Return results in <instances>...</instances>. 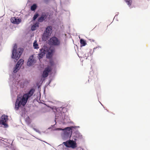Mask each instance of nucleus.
Segmentation results:
<instances>
[{"label": "nucleus", "instance_id": "4468645a", "mask_svg": "<svg viewBox=\"0 0 150 150\" xmlns=\"http://www.w3.org/2000/svg\"><path fill=\"white\" fill-rule=\"evenodd\" d=\"M47 15L45 13H42L40 17L38 19V21L39 22H42L47 18Z\"/></svg>", "mask_w": 150, "mask_h": 150}, {"label": "nucleus", "instance_id": "5701e85b", "mask_svg": "<svg viewBox=\"0 0 150 150\" xmlns=\"http://www.w3.org/2000/svg\"><path fill=\"white\" fill-rule=\"evenodd\" d=\"M39 15L38 13H36L34 16L33 18V20H35L38 17Z\"/></svg>", "mask_w": 150, "mask_h": 150}, {"label": "nucleus", "instance_id": "aec40b11", "mask_svg": "<svg viewBox=\"0 0 150 150\" xmlns=\"http://www.w3.org/2000/svg\"><path fill=\"white\" fill-rule=\"evenodd\" d=\"M127 3V5L129 6H130L132 2V0H124Z\"/></svg>", "mask_w": 150, "mask_h": 150}, {"label": "nucleus", "instance_id": "4be33fe9", "mask_svg": "<svg viewBox=\"0 0 150 150\" xmlns=\"http://www.w3.org/2000/svg\"><path fill=\"white\" fill-rule=\"evenodd\" d=\"M51 54L52 53L51 52H49L47 54V58H50L51 56Z\"/></svg>", "mask_w": 150, "mask_h": 150}, {"label": "nucleus", "instance_id": "f03ea898", "mask_svg": "<svg viewBox=\"0 0 150 150\" xmlns=\"http://www.w3.org/2000/svg\"><path fill=\"white\" fill-rule=\"evenodd\" d=\"M17 48V45L15 44L13 48V50L12 51V58L15 59L17 60L20 57L23 51V49L21 48H19L16 50Z\"/></svg>", "mask_w": 150, "mask_h": 150}, {"label": "nucleus", "instance_id": "39448f33", "mask_svg": "<svg viewBox=\"0 0 150 150\" xmlns=\"http://www.w3.org/2000/svg\"><path fill=\"white\" fill-rule=\"evenodd\" d=\"M52 27L51 26H49L47 27L43 34V37L47 39L52 33Z\"/></svg>", "mask_w": 150, "mask_h": 150}, {"label": "nucleus", "instance_id": "7ed1b4c3", "mask_svg": "<svg viewBox=\"0 0 150 150\" xmlns=\"http://www.w3.org/2000/svg\"><path fill=\"white\" fill-rule=\"evenodd\" d=\"M63 144L65 145L67 147H71L74 149L75 148L76 146V143L75 139L74 140H69L66 142H64Z\"/></svg>", "mask_w": 150, "mask_h": 150}, {"label": "nucleus", "instance_id": "a878e982", "mask_svg": "<svg viewBox=\"0 0 150 150\" xmlns=\"http://www.w3.org/2000/svg\"><path fill=\"white\" fill-rule=\"evenodd\" d=\"M15 150V149H11V148H10L9 149V150Z\"/></svg>", "mask_w": 150, "mask_h": 150}, {"label": "nucleus", "instance_id": "1a4fd4ad", "mask_svg": "<svg viewBox=\"0 0 150 150\" xmlns=\"http://www.w3.org/2000/svg\"><path fill=\"white\" fill-rule=\"evenodd\" d=\"M8 120V116L4 115H3L1 117L0 124H1L4 125L5 127H8V125L6 123V122Z\"/></svg>", "mask_w": 150, "mask_h": 150}, {"label": "nucleus", "instance_id": "f8f14e48", "mask_svg": "<svg viewBox=\"0 0 150 150\" xmlns=\"http://www.w3.org/2000/svg\"><path fill=\"white\" fill-rule=\"evenodd\" d=\"M36 62V61L34 59L33 56H30L27 62V65L30 66L34 64Z\"/></svg>", "mask_w": 150, "mask_h": 150}, {"label": "nucleus", "instance_id": "9b49d317", "mask_svg": "<svg viewBox=\"0 0 150 150\" xmlns=\"http://www.w3.org/2000/svg\"><path fill=\"white\" fill-rule=\"evenodd\" d=\"M35 90L34 89L32 88L27 93L24 94V96L25 97L27 100L33 96L34 92Z\"/></svg>", "mask_w": 150, "mask_h": 150}, {"label": "nucleus", "instance_id": "9d476101", "mask_svg": "<svg viewBox=\"0 0 150 150\" xmlns=\"http://www.w3.org/2000/svg\"><path fill=\"white\" fill-rule=\"evenodd\" d=\"M52 70V68H51V67L48 66L43 71L42 75V76L44 78L47 77L48 76L49 73L51 72Z\"/></svg>", "mask_w": 150, "mask_h": 150}, {"label": "nucleus", "instance_id": "6e6552de", "mask_svg": "<svg viewBox=\"0 0 150 150\" xmlns=\"http://www.w3.org/2000/svg\"><path fill=\"white\" fill-rule=\"evenodd\" d=\"M24 60L22 59H20L17 63L13 70V72L14 73H16L20 68L22 65L23 64Z\"/></svg>", "mask_w": 150, "mask_h": 150}, {"label": "nucleus", "instance_id": "ddd939ff", "mask_svg": "<svg viewBox=\"0 0 150 150\" xmlns=\"http://www.w3.org/2000/svg\"><path fill=\"white\" fill-rule=\"evenodd\" d=\"M11 22L14 24H18L21 22L20 18L17 19L16 17H12L11 19Z\"/></svg>", "mask_w": 150, "mask_h": 150}, {"label": "nucleus", "instance_id": "20e7f679", "mask_svg": "<svg viewBox=\"0 0 150 150\" xmlns=\"http://www.w3.org/2000/svg\"><path fill=\"white\" fill-rule=\"evenodd\" d=\"M50 44L53 45L58 46L60 45V41L55 37H53L50 38L49 40Z\"/></svg>", "mask_w": 150, "mask_h": 150}, {"label": "nucleus", "instance_id": "393cba45", "mask_svg": "<svg viewBox=\"0 0 150 150\" xmlns=\"http://www.w3.org/2000/svg\"><path fill=\"white\" fill-rule=\"evenodd\" d=\"M90 40L91 42H95V40H93V39H90Z\"/></svg>", "mask_w": 150, "mask_h": 150}, {"label": "nucleus", "instance_id": "dca6fc26", "mask_svg": "<svg viewBox=\"0 0 150 150\" xmlns=\"http://www.w3.org/2000/svg\"><path fill=\"white\" fill-rule=\"evenodd\" d=\"M98 78L96 79L95 81L94 86L96 88H97L99 87V84L98 82Z\"/></svg>", "mask_w": 150, "mask_h": 150}, {"label": "nucleus", "instance_id": "a211bd4d", "mask_svg": "<svg viewBox=\"0 0 150 150\" xmlns=\"http://www.w3.org/2000/svg\"><path fill=\"white\" fill-rule=\"evenodd\" d=\"M80 43L81 46H85L86 44V41L82 39L80 40Z\"/></svg>", "mask_w": 150, "mask_h": 150}, {"label": "nucleus", "instance_id": "412c9836", "mask_svg": "<svg viewBox=\"0 0 150 150\" xmlns=\"http://www.w3.org/2000/svg\"><path fill=\"white\" fill-rule=\"evenodd\" d=\"M50 65H49L50 67H51L52 68V67L54 66V62L53 61L52 59H50L49 61Z\"/></svg>", "mask_w": 150, "mask_h": 150}, {"label": "nucleus", "instance_id": "423d86ee", "mask_svg": "<svg viewBox=\"0 0 150 150\" xmlns=\"http://www.w3.org/2000/svg\"><path fill=\"white\" fill-rule=\"evenodd\" d=\"M74 128V127L71 126L70 127H66L64 129L61 128H57L56 129L58 130H63L65 134H67L69 135L70 134L71 135L72 132V129Z\"/></svg>", "mask_w": 150, "mask_h": 150}, {"label": "nucleus", "instance_id": "b1692460", "mask_svg": "<svg viewBox=\"0 0 150 150\" xmlns=\"http://www.w3.org/2000/svg\"><path fill=\"white\" fill-rule=\"evenodd\" d=\"M77 137L76 136H74L73 137V138L72 139V140H74V139H75L76 141V140H77Z\"/></svg>", "mask_w": 150, "mask_h": 150}, {"label": "nucleus", "instance_id": "f3484780", "mask_svg": "<svg viewBox=\"0 0 150 150\" xmlns=\"http://www.w3.org/2000/svg\"><path fill=\"white\" fill-rule=\"evenodd\" d=\"M33 46L34 49H38L39 48L38 44L36 40H35L33 43Z\"/></svg>", "mask_w": 150, "mask_h": 150}, {"label": "nucleus", "instance_id": "0eeeda50", "mask_svg": "<svg viewBox=\"0 0 150 150\" xmlns=\"http://www.w3.org/2000/svg\"><path fill=\"white\" fill-rule=\"evenodd\" d=\"M47 52V47L45 46H43L41 49H40V51L38 54L39 59H40L42 58Z\"/></svg>", "mask_w": 150, "mask_h": 150}, {"label": "nucleus", "instance_id": "6ab92c4d", "mask_svg": "<svg viewBox=\"0 0 150 150\" xmlns=\"http://www.w3.org/2000/svg\"><path fill=\"white\" fill-rule=\"evenodd\" d=\"M37 7V5L36 4H34L32 5L30 7V9L32 11H35Z\"/></svg>", "mask_w": 150, "mask_h": 150}, {"label": "nucleus", "instance_id": "2eb2a0df", "mask_svg": "<svg viewBox=\"0 0 150 150\" xmlns=\"http://www.w3.org/2000/svg\"><path fill=\"white\" fill-rule=\"evenodd\" d=\"M39 23H36L33 25L31 27V30L32 31L35 30L36 29L37 27L39 26Z\"/></svg>", "mask_w": 150, "mask_h": 150}, {"label": "nucleus", "instance_id": "f257e3e1", "mask_svg": "<svg viewBox=\"0 0 150 150\" xmlns=\"http://www.w3.org/2000/svg\"><path fill=\"white\" fill-rule=\"evenodd\" d=\"M28 100L24 95L23 96L18 95L17 96L16 103L15 108L18 110L19 108L21 106H24L26 104Z\"/></svg>", "mask_w": 150, "mask_h": 150}]
</instances>
